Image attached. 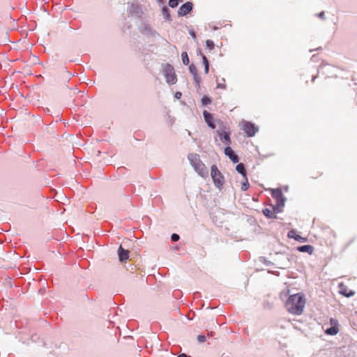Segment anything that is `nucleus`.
<instances>
[{
  "instance_id": "nucleus-1",
  "label": "nucleus",
  "mask_w": 357,
  "mask_h": 357,
  "mask_svg": "<svg viewBox=\"0 0 357 357\" xmlns=\"http://www.w3.org/2000/svg\"><path fill=\"white\" fill-rule=\"evenodd\" d=\"M306 300L304 295L301 293L295 294L290 296L285 304L286 308L289 312L295 315H300L303 313Z\"/></svg>"
},
{
  "instance_id": "nucleus-2",
  "label": "nucleus",
  "mask_w": 357,
  "mask_h": 357,
  "mask_svg": "<svg viewBox=\"0 0 357 357\" xmlns=\"http://www.w3.org/2000/svg\"><path fill=\"white\" fill-rule=\"evenodd\" d=\"M188 160L196 172L203 178L208 175V171L206 165L202 162L200 157L197 153H190L188 156Z\"/></svg>"
},
{
  "instance_id": "nucleus-3",
  "label": "nucleus",
  "mask_w": 357,
  "mask_h": 357,
  "mask_svg": "<svg viewBox=\"0 0 357 357\" xmlns=\"http://www.w3.org/2000/svg\"><path fill=\"white\" fill-rule=\"evenodd\" d=\"M162 73L167 83L174 84L177 82L176 75L172 66L165 63L162 66Z\"/></svg>"
},
{
  "instance_id": "nucleus-4",
  "label": "nucleus",
  "mask_w": 357,
  "mask_h": 357,
  "mask_svg": "<svg viewBox=\"0 0 357 357\" xmlns=\"http://www.w3.org/2000/svg\"><path fill=\"white\" fill-rule=\"evenodd\" d=\"M211 176L212 177L215 186L219 189H221L223 186L225 178L215 165H213L211 167Z\"/></svg>"
},
{
  "instance_id": "nucleus-5",
  "label": "nucleus",
  "mask_w": 357,
  "mask_h": 357,
  "mask_svg": "<svg viewBox=\"0 0 357 357\" xmlns=\"http://www.w3.org/2000/svg\"><path fill=\"white\" fill-rule=\"evenodd\" d=\"M242 129L248 137L254 136L258 131L257 127H256L255 124L248 121H244L243 123Z\"/></svg>"
},
{
  "instance_id": "nucleus-6",
  "label": "nucleus",
  "mask_w": 357,
  "mask_h": 357,
  "mask_svg": "<svg viewBox=\"0 0 357 357\" xmlns=\"http://www.w3.org/2000/svg\"><path fill=\"white\" fill-rule=\"evenodd\" d=\"M272 196L274 199H276L277 202V208H280L284 206V199L282 195L281 190L275 189L272 192Z\"/></svg>"
},
{
  "instance_id": "nucleus-7",
  "label": "nucleus",
  "mask_w": 357,
  "mask_h": 357,
  "mask_svg": "<svg viewBox=\"0 0 357 357\" xmlns=\"http://www.w3.org/2000/svg\"><path fill=\"white\" fill-rule=\"evenodd\" d=\"M192 9V3L191 2H187L183 4L178 10V15L179 16H184L189 13Z\"/></svg>"
},
{
  "instance_id": "nucleus-8",
  "label": "nucleus",
  "mask_w": 357,
  "mask_h": 357,
  "mask_svg": "<svg viewBox=\"0 0 357 357\" xmlns=\"http://www.w3.org/2000/svg\"><path fill=\"white\" fill-rule=\"evenodd\" d=\"M280 211L278 210V208L276 207H271V208H266L263 210V213L265 216H266L268 218H276V213H278Z\"/></svg>"
},
{
  "instance_id": "nucleus-9",
  "label": "nucleus",
  "mask_w": 357,
  "mask_h": 357,
  "mask_svg": "<svg viewBox=\"0 0 357 357\" xmlns=\"http://www.w3.org/2000/svg\"><path fill=\"white\" fill-rule=\"evenodd\" d=\"M339 289L340 293L346 297H351L354 295V291L347 289V286L343 283L339 284Z\"/></svg>"
},
{
  "instance_id": "nucleus-10",
  "label": "nucleus",
  "mask_w": 357,
  "mask_h": 357,
  "mask_svg": "<svg viewBox=\"0 0 357 357\" xmlns=\"http://www.w3.org/2000/svg\"><path fill=\"white\" fill-rule=\"evenodd\" d=\"M118 255L120 261H126L129 258V251L124 250L121 245L119 248Z\"/></svg>"
},
{
  "instance_id": "nucleus-11",
  "label": "nucleus",
  "mask_w": 357,
  "mask_h": 357,
  "mask_svg": "<svg viewBox=\"0 0 357 357\" xmlns=\"http://www.w3.org/2000/svg\"><path fill=\"white\" fill-rule=\"evenodd\" d=\"M225 153L234 163H237L238 162V157L234 153L231 147H226L225 149Z\"/></svg>"
},
{
  "instance_id": "nucleus-12",
  "label": "nucleus",
  "mask_w": 357,
  "mask_h": 357,
  "mask_svg": "<svg viewBox=\"0 0 357 357\" xmlns=\"http://www.w3.org/2000/svg\"><path fill=\"white\" fill-rule=\"evenodd\" d=\"M220 138V140L224 142L225 144L229 145L230 143H231V141H230V137H229V132H227V131H220V130H218L217 131Z\"/></svg>"
},
{
  "instance_id": "nucleus-13",
  "label": "nucleus",
  "mask_w": 357,
  "mask_h": 357,
  "mask_svg": "<svg viewBox=\"0 0 357 357\" xmlns=\"http://www.w3.org/2000/svg\"><path fill=\"white\" fill-rule=\"evenodd\" d=\"M203 114L208 126L212 129L215 128V125L213 123V119L212 115L210 113L207 112L206 111H204Z\"/></svg>"
},
{
  "instance_id": "nucleus-14",
  "label": "nucleus",
  "mask_w": 357,
  "mask_h": 357,
  "mask_svg": "<svg viewBox=\"0 0 357 357\" xmlns=\"http://www.w3.org/2000/svg\"><path fill=\"white\" fill-rule=\"evenodd\" d=\"M288 237L294 238L296 241L299 242H305L307 241L306 238L302 237L300 235L297 234L296 231L291 230L288 233Z\"/></svg>"
},
{
  "instance_id": "nucleus-15",
  "label": "nucleus",
  "mask_w": 357,
  "mask_h": 357,
  "mask_svg": "<svg viewBox=\"0 0 357 357\" xmlns=\"http://www.w3.org/2000/svg\"><path fill=\"white\" fill-rule=\"evenodd\" d=\"M297 250L302 252H308L309 254H312L314 251V248L310 245H305L298 247Z\"/></svg>"
},
{
  "instance_id": "nucleus-16",
  "label": "nucleus",
  "mask_w": 357,
  "mask_h": 357,
  "mask_svg": "<svg viewBox=\"0 0 357 357\" xmlns=\"http://www.w3.org/2000/svg\"><path fill=\"white\" fill-rule=\"evenodd\" d=\"M236 170L241 174L244 178L246 177V170L243 163H239L236 167Z\"/></svg>"
},
{
  "instance_id": "nucleus-17",
  "label": "nucleus",
  "mask_w": 357,
  "mask_h": 357,
  "mask_svg": "<svg viewBox=\"0 0 357 357\" xmlns=\"http://www.w3.org/2000/svg\"><path fill=\"white\" fill-rule=\"evenodd\" d=\"M338 331H339L338 328L335 326H331V328H328L326 331V333L328 335H335L338 333Z\"/></svg>"
},
{
  "instance_id": "nucleus-18",
  "label": "nucleus",
  "mask_w": 357,
  "mask_h": 357,
  "mask_svg": "<svg viewBox=\"0 0 357 357\" xmlns=\"http://www.w3.org/2000/svg\"><path fill=\"white\" fill-rule=\"evenodd\" d=\"M181 59H182L183 63L184 65H188L189 64L190 60H189V58H188L187 52H182V54H181Z\"/></svg>"
},
{
  "instance_id": "nucleus-19",
  "label": "nucleus",
  "mask_w": 357,
  "mask_h": 357,
  "mask_svg": "<svg viewBox=\"0 0 357 357\" xmlns=\"http://www.w3.org/2000/svg\"><path fill=\"white\" fill-rule=\"evenodd\" d=\"M206 46L209 50H212L215 47L214 43L211 40H207L206 41Z\"/></svg>"
},
{
  "instance_id": "nucleus-20",
  "label": "nucleus",
  "mask_w": 357,
  "mask_h": 357,
  "mask_svg": "<svg viewBox=\"0 0 357 357\" xmlns=\"http://www.w3.org/2000/svg\"><path fill=\"white\" fill-rule=\"evenodd\" d=\"M245 178V181H244V182L242 183V185H241V190H242L243 191H245V190H247L248 189V188H249V185H249V183H248V178H247V177H245V178Z\"/></svg>"
},
{
  "instance_id": "nucleus-21",
  "label": "nucleus",
  "mask_w": 357,
  "mask_h": 357,
  "mask_svg": "<svg viewBox=\"0 0 357 357\" xmlns=\"http://www.w3.org/2000/svg\"><path fill=\"white\" fill-rule=\"evenodd\" d=\"M222 82H218L217 88L221 89H226L227 86L225 84V79L223 78L222 79Z\"/></svg>"
},
{
  "instance_id": "nucleus-22",
  "label": "nucleus",
  "mask_w": 357,
  "mask_h": 357,
  "mask_svg": "<svg viewBox=\"0 0 357 357\" xmlns=\"http://www.w3.org/2000/svg\"><path fill=\"white\" fill-rule=\"evenodd\" d=\"M162 13H163L165 19L169 20L170 15H169V10H168L167 8V7H164L162 8Z\"/></svg>"
},
{
  "instance_id": "nucleus-23",
  "label": "nucleus",
  "mask_w": 357,
  "mask_h": 357,
  "mask_svg": "<svg viewBox=\"0 0 357 357\" xmlns=\"http://www.w3.org/2000/svg\"><path fill=\"white\" fill-rule=\"evenodd\" d=\"M178 0H169V6L172 8H176L178 6Z\"/></svg>"
},
{
  "instance_id": "nucleus-24",
  "label": "nucleus",
  "mask_w": 357,
  "mask_h": 357,
  "mask_svg": "<svg viewBox=\"0 0 357 357\" xmlns=\"http://www.w3.org/2000/svg\"><path fill=\"white\" fill-rule=\"evenodd\" d=\"M189 70L193 75L197 74V68L194 65L190 66Z\"/></svg>"
},
{
  "instance_id": "nucleus-25",
  "label": "nucleus",
  "mask_w": 357,
  "mask_h": 357,
  "mask_svg": "<svg viewBox=\"0 0 357 357\" xmlns=\"http://www.w3.org/2000/svg\"><path fill=\"white\" fill-rule=\"evenodd\" d=\"M203 105H208L211 103V99L206 96H204L202 99Z\"/></svg>"
},
{
  "instance_id": "nucleus-26",
  "label": "nucleus",
  "mask_w": 357,
  "mask_h": 357,
  "mask_svg": "<svg viewBox=\"0 0 357 357\" xmlns=\"http://www.w3.org/2000/svg\"><path fill=\"white\" fill-rule=\"evenodd\" d=\"M197 340H198V342H199L202 343V342H206V336H204V335H199L197 336Z\"/></svg>"
},
{
  "instance_id": "nucleus-27",
  "label": "nucleus",
  "mask_w": 357,
  "mask_h": 357,
  "mask_svg": "<svg viewBox=\"0 0 357 357\" xmlns=\"http://www.w3.org/2000/svg\"><path fill=\"white\" fill-rule=\"evenodd\" d=\"M193 76H194V79H195V82H196V84L197 85V86H199L201 78L199 77V76L197 74H196Z\"/></svg>"
},
{
  "instance_id": "nucleus-28",
  "label": "nucleus",
  "mask_w": 357,
  "mask_h": 357,
  "mask_svg": "<svg viewBox=\"0 0 357 357\" xmlns=\"http://www.w3.org/2000/svg\"><path fill=\"white\" fill-rule=\"evenodd\" d=\"M171 238L173 241H178L179 240V236L176 234H173L171 236Z\"/></svg>"
},
{
  "instance_id": "nucleus-29",
  "label": "nucleus",
  "mask_w": 357,
  "mask_h": 357,
  "mask_svg": "<svg viewBox=\"0 0 357 357\" xmlns=\"http://www.w3.org/2000/svg\"><path fill=\"white\" fill-rule=\"evenodd\" d=\"M202 60H203V63H204V66H206V65H209L208 61V59H207V58L206 57V56L202 55Z\"/></svg>"
},
{
  "instance_id": "nucleus-30",
  "label": "nucleus",
  "mask_w": 357,
  "mask_h": 357,
  "mask_svg": "<svg viewBox=\"0 0 357 357\" xmlns=\"http://www.w3.org/2000/svg\"><path fill=\"white\" fill-rule=\"evenodd\" d=\"M189 33L190 34V36H191L194 39H195V38H196V34H195V31H194L190 30V31H189Z\"/></svg>"
},
{
  "instance_id": "nucleus-31",
  "label": "nucleus",
  "mask_w": 357,
  "mask_h": 357,
  "mask_svg": "<svg viewBox=\"0 0 357 357\" xmlns=\"http://www.w3.org/2000/svg\"><path fill=\"white\" fill-rule=\"evenodd\" d=\"M208 69H209V65L204 66V71H205L206 74H207L208 73Z\"/></svg>"
},
{
  "instance_id": "nucleus-32",
  "label": "nucleus",
  "mask_w": 357,
  "mask_h": 357,
  "mask_svg": "<svg viewBox=\"0 0 357 357\" xmlns=\"http://www.w3.org/2000/svg\"><path fill=\"white\" fill-rule=\"evenodd\" d=\"M181 96V92H176V94H175V97L176 98H180V97Z\"/></svg>"
},
{
  "instance_id": "nucleus-33",
  "label": "nucleus",
  "mask_w": 357,
  "mask_h": 357,
  "mask_svg": "<svg viewBox=\"0 0 357 357\" xmlns=\"http://www.w3.org/2000/svg\"><path fill=\"white\" fill-rule=\"evenodd\" d=\"M178 357H190V356H188L186 354H181L180 355L178 356Z\"/></svg>"
},
{
  "instance_id": "nucleus-34",
  "label": "nucleus",
  "mask_w": 357,
  "mask_h": 357,
  "mask_svg": "<svg viewBox=\"0 0 357 357\" xmlns=\"http://www.w3.org/2000/svg\"><path fill=\"white\" fill-rule=\"evenodd\" d=\"M324 12H322V13H319V16L320 17H322L324 16Z\"/></svg>"
},
{
  "instance_id": "nucleus-35",
  "label": "nucleus",
  "mask_w": 357,
  "mask_h": 357,
  "mask_svg": "<svg viewBox=\"0 0 357 357\" xmlns=\"http://www.w3.org/2000/svg\"><path fill=\"white\" fill-rule=\"evenodd\" d=\"M335 321L333 319H331V324H333V322H335Z\"/></svg>"
},
{
  "instance_id": "nucleus-36",
  "label": "nucleus",
  "mask_w": 357,
  "mask_h": 357,
  "mask_svg": "<svg viewBox=\"0 0 357 357\" xmlns=\"http://www.w3.org/2000/svg\"><path fill=\"white\" fill-rule=\"evenodd\" d=\"M178 1L182 2V1H183V0H178Z\"/></svg>"
},
{
  "instance_id": "nucleus-37",
  "label": "nucleus",
  "mask_w": 357,
  "mask_h": 357,
  "mask_svg": "<svg viewBox=\"0 0 357 357\" xmlns=\"http://www.w3.org/2000/svg\"><path fill=\"white\" fill-rule=\"evenodd\" d=\"M157 1H159V2H161V1H162V0H157Z\"/></svg>"
}]
</instances>
